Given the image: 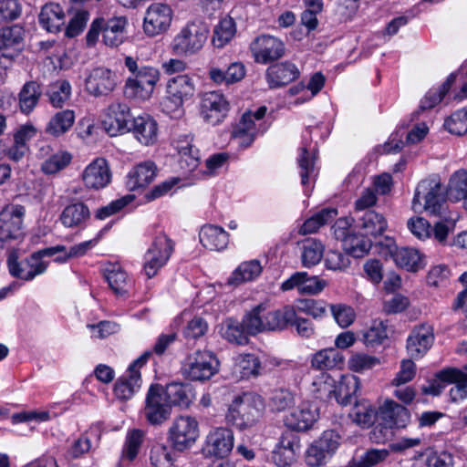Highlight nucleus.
Segmentation results:
<instances>
[{
	"label": "nucleus",
	"mask_w": 467,
	"mask_h": 467,
	"mask_svg": "<svg viewBox=\"0 0 467 467\" xmlns=\"http://www.w3.org/2000/svg\"><path fill=\"white\" fill-rule=\"evenodd\" d=\"M444 188L436 177L420 181L415 189L411 207L415 213L426 212L450 222L451 224L458 219L456 213L448 212Z\"/></svg>",
	"instance_id": "f257e3e1"
},
{
	"label": "nucleus",
	"mask_w": 467,
	"mask_h": 467,
	"mask_svg": "<svg viewBox=\"0 0 467 467\" xmlns=\"http://www.w3.org/2000/svg\"><path fill=\"white\" fill-rule=\"evenodd\" d=\"M296 317L294 306L286 305L281 309L267 310L259 305L247 313L242 322L250 335H256L265 330H283Z\"/></svg>",
	"instance_id": "f03ea898"
},
{
	"label": "nucleus",
	"mask_w": 467,
	"mask_h": 467,
	"mask_svg": "<svg viewBox=\"0 0 467 467\" xmlns=\"http://www.w3.org/2000/svg\"><path fill=\"white\" fill-rule=\"evenodd\" d=\"M264 400L254 392H243L234 397L228 407L225 420L239 430L254 426L262 417Z\"/></svg>",
	"instance_id": "7ed1b4c3"
},
{
	"label": "nucleus",
	"mask_w": 467,
	"mask_h": 467,
	"mask_svg": "<svg viewBox=\"0 0 467 467\" xmlns=\"http://www.w3.org/2000/svg\"><path fill=\"white\" fill-rule=\"evenodd\" d=\"M219 360L209 350H196L189 354L182 365L184 378L194 381L210 379L219 371Z\"/></svg>",
	"instance_id": "20e7f679"
},
{
	"label": "nucleus",
	"mask_w": 467,
	"mask_h": 467,
	"mask_svg": "<svg viewBox=\"0 0 467 467\" xmlns=\"http://www.w3.org/2000/svg\"><path fill=\"white\" fill-rule=\"evenodd\" d=\"M63 247H48L37 251L22 262H17L14 254L7 259V265L10 274L17 278L30 281L36 275H42L47 268V263L43 260L44 256H54Z\"/></svg>",
	"instance_id": "39448f33"
},
{
	"label": "nucleus",
	"mask_w": 467,
	"mask_h": 467,
	"mask_svg": "<svg viewBox=\"0 0 467 467\" xmlns=\"http://www.w3.org/2000/svg\"><path fill=\"white\" fill-rule=\"evenodd\" d=\"M208 37L205 26L189 22L182 26L171 41V49L178 56H192L199 52Z\"/></svg>",
	"instance_id": "423d86ee"
},
{
	"label": "nucleus",
	"mask_w": 467,
	"mask_h": 467,
	"mask_svg": "<svg viewBox=\"0 0 467 467\" xmlns=\"http://www.w3.org/2000/svg\"><path fill=\"white\" fill-rule=\"evenodd\" d=\"M174 244L165 234H158L144 254L143 271L148 278L155 276L169 261Z\"/></svg>",
	"instance_id": "0eeeda50"
},
{
	"label": "nucleus",
	"mask_w": 467,
	"mask_h": 467,
	"mask_svg": "<svg viewBox=\"0 0 467 467\" xmlns=\"http://www.w3.org/2000/svg\"><path fill=\"white\" fill-rule=\"evenodd\" d=\"M142 414L151 425H161L171 414V407L165 398L164 388L160 384L151 385L146 394Z\"/></svg>",
	"instance_id": "6e6552de"
},
{
	"label": "nucleus",
	"mask_w": 467,
	"mask_h": 467,
	"mask_svg": "<svg viewBox=\"0 0 467 467\" xmlns=\"http://www.w3.org/2000/svg\"><path fill=\"white\" fill-rule=\"evenodd\" d=\"M199 423L192 416L176 417L169 429V440L173 449L183 451L190 449L199 438Z\"/></svg>",
	"instance_id": "1a4fd4ad"
},
{
	"label": "nucleus",
	"mask_w": 467,
	"mask_h": 467,
	"mask_svg": "<svg viewBox=\"0 0 467 467\" xmlns=\"http://www.w3.org/2000/svg\"><path fill=\"white\" fill-rule=\"evenodd\" d=\"M195 86L188 75H178L169 79L166 86V98L162 102L167 113L180 109L183 104L194 96Z\"/></svg>",
	"instance_id": "9d476101"
},
{
	"label": "nucleus",
	"mask_w": 467,
	"mask_h": 467,
	"mask_svg": "<svg viewBox=\"0 0 467 467\" xmlns=\"http://www.w3.org/2000/svg\"><path fill=\"white\" fill-rule=\"evenodd\" d=\"M266 113V107L262 106L254 112H245L240 121L234 128L233 139L243 148L249 147L259 132L265 130L263 119Z\"/></svg>",
	"instance_id": "9b49d317"
},
{
	"label": "nucleus",
	"mask_w": 467,
	"mask_h": 467,
	"mask_svg": "<svg viewBox=\"0 0 467 467\" xmlns=\"http://www.w3.org/2000/svg\"><path fill=\"white\" fill-rule=\"evenodd\" d=\"M132 117L130 106L114 100L104 109L102 126L109 136L130 132Z\"/></svg>",
	"instance_id": "f8f14e48"
},
{
	"label": "nucleus",
	"mask_w": 467,
	"mask_h": 467,
	"mask_svg": "<svg viewBox=\"0 0 467 467\" xmlns=\"http://www.w3.org/2000/svg\"><path fill=\"white\" fill-rule=\"evenodd\" d=\"M249 48L254 61L264 65L278 60L285 51L284 42L271 35H261L255 37Z\"/></svg>",
	"instance_id": "ddd939ff"
},
{
	"label": "nucleus",
	"mask_w": 467,
	"mask_h": 467,
	"mask_svg": "<svg viewBox=\"0 0 467 467\" xmlns=\"http://www.w3.org/2000/svg\"><path fill=\"white\" fill-rule=\"evenodd\" d=\"M173 11L168 4L153 3L148 6L143 19V31L149 36L166 32L172 21Z\"/></svg>",
	"instance_id": "4468645a"
},
{
	"label": "nucleus",
	"mask_w": 467,
	"mask_h": 467,
	"mask_svg": "<svg viewBox=\"0 0 467 467\" xmlns=\"http://www.w3.org/2000/svg\"><path fill=\"white\" fill-rule=\"evenodd\" d=\"M117 85V74L104 67L93 68L85 79L86 91L95 98L108 97L115 90Z\"/></svg>",
	"instance_id": "2eb2a0df"
},
{
	"label": "nucleus",
	"mask_w": 467,
	"mask_h": 467,
	"mask_svg": "<svg viewBox=\"0 0 467 467\" xmlns=\"http://www.w3.org/2000/svg\"><path fill=\"white\" fill-rule=\"evenodd\" d=\"M234 443V436L232 430L226 427H216L208 432L202 451L210 457L224 458L232 451Z\"/></svg>",
	"instance_id": "dca6fc26"
},
{
	"label": "nucleus",
	"mask_w": 467,
	"mask_h": 467,
	"mask_svg": "<svg viewBox=\"0 0 467 467\" xmlns=\"http://www.w3.org/2000/svg\"><path fill=\"white\" fill-rule=\"evenodd\" d=\"M319 419V408L313 402L303 401L285 415V425L296 431L310 430Z\"/></svg>",
	"instance_id": "f3484780"
},
{
	"label": "nucleus",
	"mask_w": 467,
	"mask_h": 467,
	"mask_svg": "<svg viewBox=\"0 0 467 467\" xmlns=\"http://www.w3.org/2000/svg\"><path fill=\"white\" fill-rule=\"evenodd\" d=\"M229 102L223 93L210 91L202 95L201 115L205 122L213 126L220 124L227 116Z\"/></svg>",
	"instance_id": "a211bd4d"
},
{
	"label": "nucleus",
	"mask_w": 467,
	"mask_h": 467,
	"mask_svg": "<svg viewBox=\"0 0 467 467\" xmlns=\"http://www.w3.org/2000/svg\"><path fill=\"white\" fill-rule=\"evenodd\" d=\"M434 339L432 326L425 323L413 327L406 341V349L410 358H423L432 347Z\"/></svg>",
	"instance_id": "6ab92c4d"
},
{
	"label": "nucleus",
	"mask_w": 467,
	"mask_h": 467,
	"mask_svg": "<svg viewBox=\"0 0 467 467\" xmlns=\"http://www.w3.org/2000/svg\"><path fill=\"white\" fill-rule=\"evenodd\" d=\"M24 206L13 204L5 206L0 213V239L7 241L16 239L21 235Z\"/></svg>",
	"instance_id": "aec40b11"
},
{
	"label": "nucleus",
	"mask_w": 467,
	"mask_h": 467,
	"mask_svg": "<svg viewBox=\"0 0 467 467\" xmlns=\"http://www.w3.org/2000/svg\"><path fill=\"white\" fill-rule=\"evenodd\" d=\"M111 171L106 159H94L82 171L81 179L88 189L100 190L111 182Z\"/></svg>",
	"instance_id": "412c9836"
},
{
	"label": "nucleus",
	"mask_w": 467,
	"mask_h": 467,
	"mask_svg": "<svg viewBox=\"0 0 467 467\" xmlns=\"http://www.w3.org/2000/svg\"><path fill=\"white\" fill-rule=\"evenodd\" d=\"M300 448L299 437L291 432H285L273 451L272 460L278 467L290 466L296 461Z\"/></svg>",
	"instance_id": "4be33fe9"
},
{
	"label": "nucleus",
	"mask_w": 467,
	"mask_h": 467,
	"mask_svg": "<svg viewBox=\"0 0 467 467\" xmlns=\"http://www.w3.org/2000/svg\"><path fill=\"white\" fill-rule=\"evenodd\" d=\"M310 133L311 130L306 129L303 135V146L300 148V152L297 158L300 169L301 184L305 188L314 183L317 176V170L316 168V149L311 146V143L306 141ZM306 191L307 189L305 190V192Z\"/></svg>",
	"instance_id": "5701e85b"
},
{
	"label": "nucleus",
	"mask_w": 467,
	"mask_h": 467,
	"mask_svg": "<svg viewBox=\"0 0 467 467\" xmlns=\"http://www.w3.org/2000/svg\"><path fill=\"white\" fill-rule=\"evenodd\" d=\"M379 419L393 429L405 428L410 421V411L392 400H386L379 408Z\"/></svg>",
	"instance_id": "b1692460"
},
{
	"label": "nucleus",
	"mask_w": 467,
	"mask_h": 467,
	"mask_svg": "<svg viewBox=\"0 0 467 467\" xmlns=\"http://www.w3.org/2000/svg\"><path fill=\"white\" fill-rule=\"evenodd\" d=\"M25 31L18 25L0 29V50L6 57L16 56L23 47Z\"/></svg>",
	"instance_id": "393cba45"
},
{
	"label": "nucleus",
	"mask_w": 467,
	"mask_h": 467,
	"mask_svg": "<svg viewBox=\"0 0 467 467\" xmlns=\"http://www.w3.org/2000/svg\"><path fill=\"white\" fill-rule=\"evenodd\" d=\"M157 168L151 161H146L134 166L127 174L126 187L130 191H136L150 184L155 175Z\"/></svg>",
	"instance_id": "a878e982"
},
{
	"label": "nucleus",
	"mask_w": 467,
	"mask_h": 467,
	"mask_svg": "<svg viewBox=\"0 0 467 467\" xmlns=\"http://www.w3.org/2000/svg\"><path fill=\"white\" fill-rule=\"evenodd\" d=\"M128 18L125 16L103 18V42L110 47H117L124 42Z\"/></svg>",
	"instance_id": "bb28decb"
},
{
	"label": "nucleus",
	"mask_w": 467,
	"mask_h": 467,
	"mask_svg": "<svg viewBox=\"0 0 467 467\" xmlns=\"http://www.w3.org/2000/svg\"><path fill=\"white\" fill-rule=\"evenodd\" d=\"M440 376L447 384L453 386L449 390L452 402H461L467 398V374L463 371L450 368L440 371Z\"/></svg>",
	"instance_id": "cd10ccee"
},
{
	"label": "nucleus",
	"mask_w": 467,
	"mask_h": 467,
	"mask_svg": "<svg viewBox=\"0 0 467 467\" xmlns=\"http://www.w3.org/2000/svg\"><path fill=\"white\" fill-rule=\"evenodd\" d=\"M130 131L141 144L150 145L157 140L158 125L150 115H140L133 118Z\"/></svg>",
	"instance_id": "c85d7f7f"
},
{
	"label": "nucleus",
	"mask_w": 467,
	"mask_h": 467,
	"mask_svg": "<svg viewBox=\"0 0 467 467\" xmlns=\"http://www.w3.org/2000/svg\"><path fill=\"white\" fill-rule=\"evenodd\" d=\"M299 76L296 65L290 62L270 66L266 70V80L270 88H279L295 80Z\"/></svg>",
	"instance_id": "c756f323"
},
{
	"label": "nucleus",
	"mask_w": 467,
	"mask_h": 467,
	"mask_svg": "<svg viewBox=\"0 0 467 467\" xmlns=\"http://www.w3.org/2000/svg\"><path fill=\"white\" fill-rule=\"evenodd\" d=\"M201 244L212 251H222L229 242L228 233L221 226L205 224L199 233Z\"/></svg>",
	"instance_id": "7c9ffc66"
},
{
	"label": "nucleus",
	"mask_w": 467,
	"mask_h": 467,
	"mask_svg": "<svg viewBox=\"0 0 467 467\" xmlns=\"http://www.w3.org/2000/svg\"><path fill=\"white\" fill-rule=\"evenodd\" d=\"M89 218V209L81 202L67 205L59 215V221L67 228H83Z\"/></svg>",
	"instance_id": "2f4dec72"
},
{
	"label": "nucleus",
	"mask_w": 467,
	"mask_h": 467,
	"mask_svg": "<svg viewBox=\"0 0 467 467\" xmlns=\"http://www.w3.org/2000/svg\"><path fill=\"white\" fill-rule=\"evenodd\" d=\"M38 21L47 32L57 33L65 26V13L58 4H47L40 11Z\"/></svg>",
	"instance_id": "473e14b6"
},
{
	"label": "nucleus",
	"mask_w": 467,
	"mask_h": 467,
	"mask_svg": "<svg viewBox=\"0 0 467 467\" xmlns=\"http://www.w3.org/2000/svg\"><path fill=\"white\" fill-rule=\"evenodd\" d=\"M171 407L188 408L194 399V389L189 383L171 382L164 388Z\"/></svg>",
	"instance_id": "72a5a7b5"
},
{
	"label": "nucleus",
	"mask_w": 467,
	"mask_h": 467,
	"mask_svg": "<svg viewBox=\"0 0 467 467\" xmlns=\"http://www.w3.org/2000/svg\"><path fill=\"white\" fill-rule=\"evenodd\" d=\"M104 277L117 296L126 295L132 284L128 274L117 264H109L104 268Z\"/></svg>",
	"instance_id": "f704fd0d"
},
{
	"label": "nucleus",
	"mask_w": 467,
	"mask_h": 467,
	"mask_svg": "<svg viewBox=\"0 0 467 467\" xmlns=\"http://www.w3.org/2000/svg\"><path fill=\"white\" fill-rule=\"evenodd\" d=\"M124 65L131 73L130 78L137 79L140 83L154 88L160 79V71L156 67L144 65L140 66L138 59L130 56L125 57Z\"/></svg>",
	"instance_id": "c9c22d12"
},
{
	"label": "nucleus",
	"mask_w": 467,
	"mask_h": 467,
	"mask_svg": "<svg viewBox=\"0 0 467 467\" xmlns=\"http://www.w3.org/2000/svg\"><path fill=\"white\" fill-rule=\"evenodd\" d=\"M140 372L128 368L127 373L115 383L114 394L119 400H129L140 389Z\"/></svg>",
	"instance_id": "e433bc0d"
},
{
	"label": "nucleus",
	"mask_w": 467,
	"mask_h": 467,
	"mask_svg": "<svg viewBox=\"0 0 467 467\" xmlns=\"http://www.w3.org/2000/svg\"><path fill=\"white\" fill-rule=\"evenodd\" d=\"M359 388L360 381L358 377L354 375L342 376L337 383L335 382L334 399L337 403L347 406L351 403Z\"/></svg>",
	"instance_id": "4c0bfd02"
},
{
	"label": "nucleus",
	"mask_w": 467,
	"mask_h": 467,
	"mask_svg": "<svg viewBox=\"0 0 467 467\" xmlns=\"http://www.w3.org/2000/svg\"><path fill=\"white\" fill-rule=\"evenodd\" d=\"M263 267L259 260L244 261L232 273L227 284L237 286L243 283L256 279L262 273Z\"/></svg>",
	"instance_id": "58836bf2"
},
{
	"label": "nucleus",
	"mask_w": 467,
	"mask_h": 467,
	"mask_svg": "<svg viewBox=\"0 0 467 467\" xmlns=\"http://www.w3.org/2000/svg\"><path fill=\"white\" fill-rule=\"evenodd\" d=\"M41 96L42 88L37 81L26 82L18 94L21 112L26 115L31 113L38 104Z\"/></svg>",
	"instance_id": "ea45409f"
},
{
	"label": "nucleus",
	"mask_w": 467,
	"mask_h": 467,
	"mask_svg": "<svg viewBox=\"0 0 467 467\" xmlns=\"http://www.w3.org/2000/svg\"><path fill=\"white\" fill-rule=\"evenodd\" d=\"M343 361L344 357L338 349L334 348H324L313 355L311 367L323 372V370L341 366Z\"/></svg>",
	"instance_id": "a19ab883"
},
{
	"label": "nucleus",
	"mask_w": 467,
	"mask_h": 467,
	"mask_svg": "<svg viewBox=\"0 0 467 467\" xmlns=\"http://www.w3.org/2000/svg\"><path fill=\"white\" fill-rule=\"evenodd\" d=\"M75 112L65 109L57 112L48 121L46 132L54 137H59L67 132L75 122Z\"/></svg>",
	"instance_id": "79ce46f5"
},
{
	"label": "nucleus",
	"mask_w": 467,
	"mask_h": 467,
	"mask_svg": "<svg viewBox=\"0 0 467 467\" xmlns=\"http://www.w3.org/2000/svg\"><path fill=\"white\" fill-rule=\"evenodd\" d=\"M244 75V66L238 62L229 65L225 71L216 67H212L209 70L210 78L217 84L237 82L243 79Z\"/></svg>",
	"instance_id": "37998d69"
},
{
	"label": "nucleus",
	"mask_w": 467,
	"mask_h": 467,
	"mask_svg": "<svg viewBox=\"0 0 467 467\" xmlns=\"http://www.w3.org/2000/svg\"><path fill=\"white\" fill-rule=\"evenodd\" d=\"M395 264L407 271L416 272L423 267V257L419 250L411 247H401L394 254Z\"/></svg>",
	"instance_id": "c03bdc74"
},
{
	"label": "nucleus",
	"mask_w": 467,
	"mask_h": 467,
	"mask_svg": "<svg viewBox=\"0 0 467 467\" xmlns=\"http://www.w3.org/2000/svg\"><path fill=\"white\" fill-rule=\"evenodd\" d=\"M261 363L254 354H240L234 358V373L240 379L257 376Z\"/></svg>",
	"instance_id": "a18cd8bd"
},
{
	"label": "nucleus",
	"mask_w": 467,
	"mask_h": 467,
	"mask_svg": "<svg viewBox=\"0 0 467 467\" xmlns=\"http://www.w3.org/2000/svg\"><path fill=\"white\" fill-rule=\"evenodd\" d=\"M144 436L145 432L139 429H133L127 432L120 456L122 462H130L136 459Z\"/></svg>",
	"instance_id": "49530a36"
},
{
	"label": "nucleus",
	"mask_w": 467,
	"mask_h": 467,
	"mask_svg": "<svg viewBox=\"0 0 467 467\" xmlns=\"http://www.w3.org/2000/svg\"><path fill=\"white\" fill-rule=\"evenodd\" d=\"M336 380L327 373L320 372L312 381L310 391L316 399L330 400L335 395Z\"/></svg>",
	"instance_id": "de8ad7c7"
},
{
	"label": "nucleus",
	"mask_w": 467,
	"mask_h": 467,
	"mask_svg": "<svg viewBox=\"0 0 467 467\" xmlns=\"http://www.w3.org/2000/svg\"><path fill=\"white\" fill-rule=\"evenodd\" d=\"M359 226L364 234L377 236L386 231L388 223L382 214L368 211L359 218Z\"/></svg>",
	"instance_id": "09e8293b"
},
{
	"label": "nucleus",
	"mask_w": 467,
	"mask_h": 467,
	"mask_svg": "<svg viewBox=\"0 0 467 467\" xmlns=\"http://www.w3.org/2000/svg\"><path fill=\"white\" fill-rule=\"evenodd\" d=\"M337 215L335 208H324L308 218L301 226L299 233L308 234L317 232L321 226L331 223Z\"/></svg>",
	"instance_id": "8fccbe9b"
},
{
	"label": "nucleus",
	"mask_w": 467,
	"mask_h": 467,
	"mask_svg": "<svg viewBox=\"0 0 467 467\" xmlns=\"http://www.w3.org/2000/svg\"><path fill=\"white\" fill-rule=\"evenodd\" d=\"M456 74L451 73L446 79V81L437 88H431L424 98L421 99L420 104V109H431L438 103L441 101L444 96L448 93L452 84L455 82Z\"/></svg>",
	"instance_id": "3c124183"
},
{
	"label": "nucleus",
	"mask_w": 467,
	"mask_h": 467,
	"mask_svg": "<svg viewBox=\"0 0 467 467\" xmlns=\"http://www.w3.org/2000/svg\"><path fill=\"white\" fill-rule=\"evenodd\" d=\"M236 32L235 23L232 17L226 16L214 26L212 42L215 47H223Z\"/></svg>",
	"instance_id": "603ef678"
},
{
	"label": "nucleus",
	"mask_w": 467,
	"mask_h": 467,
	"mask_svg": "<svg viewBox=\"0 0 467 467\" xmlns=\"http://www.w3.org/2000/svg\"><path fill=\"white\" fill-rule=\"evenodd\" d=\"M72 161V154L67 150H59L51 154L41 164V171L47 175H52L66 169Z\"/></svg>",
	"instance_id": "864d4df0"
},
{
	"label": "nucleus",
	"mask_w": 467,
	"mask_h": 467,
	"mask_svg": "<svg viewBox=\"0 0 467 467\" xmlns=\"http://www.w3.org/2000/svg\"><path fill=\"white\" fill-rule=\"evenodd\" d=\"M324 254V245L316 239L306 240L302 246L301 261L305 267L317 265Z\"/></svg>",
	"instance_id": "5fc2aeb1"
},
{
	"label": "nucleus",
	"mask_w": 467,
	"mask_h": 467,
	"mask_svg": "<svg viewBox=\"0 0 467 467\" xmlns=\"http://www.w3.org/2000/svg\"><path fill=\"white\" fill-rule=\"evenodd\" d=\"M363 342L367 347H376L388 337L387 326L382 320H372L367 329L362 332Z\"/></svg>",
	"instance_id": "6e6d98bb"
},
{
	"label": "nucleus",
	"mask_w": 467,
	"mask_h": 467,
	"mask_svg": "<svg viewBox=\"0 0 467 467\" xmlns=\"http://www.w3.org/2000/svg\"><path fill=\"white\" fill-rule=\"evenodd\" d=\"M377 411L368 401L356 403L349 413L352 420L362 428L371 426L375 420Z\"/></svg>",
	"instance_id": "4d7b16f0"
},
{
	"label": "nucleus",
	"mask_w": 467,
	"mask_h": 467,
	"mask_svg": "<svg viewBox=\"0 0 467 467\" xmlns=\"http://www.w3.org/2000/svg\"><path fill=\"white\" fill-rule=\"evenodd\" d=\"M467 194V171H458L451 177L447 190L448 198L454 202L462 201Z\"/></svg>",
	"instance_id": "13d9d810"
},
{
	"label": "nucleus",
	"mask_w": 467,
	"mask_h": 467,
	"mask_svg": "<svg viewBox=\"0 0 467 467\" xmlns=\"http://www.w3.org/2000/svg\"><path fill=\"white\" fill-rule=\"evenodd\" d=\"M248 332L243 326V322H238L234 319H228L224 323L223 328V336L231 343L237 345H244L248 342Z\"/></svg>",
	"instance_id": "bf43d9fd"
},
{
	"label": "nucleus",
	"mask_w": 467,
	"mask_h": 467,
	"mask_svg": "<svg viewBox=\"0 0 467 467\" xmlns=\"http://www.w3.org/2000/svg\"><path fill=\"white\" fill-rule=\"evenodd\" d=\"M153 89V87L140 83L137 79L129 77L125 82L124 95L128 99L145 101L151 97Z\"/></svg>",
	"instance_id": "052dcab7"
},
{
	"label": "nucleus",
	"mask_w": 467,
	"mask_h": 467,
	"mask_svg": "<svg viewBox=\"0 0 467 467\" xmlns=\"http://www.w3.org/2000/svg\"><path fill=\"white\" fill-rule=\"evenodd\" d=\"M49 100L53 107L62 108L71 95V85L66 79H58L50 86Z\"/></svg>",
	"instance_id": "680f3d73"
},
{
	"label": "nucleus",
	"mask_w": 467,
	"mask_h": 467,
	"mask_svg": "<svg viewBox=\"0 0 467 467\" xmlns=\"http://www.w3.org/2000/svg\"><path fill=\"white\" fill-rule=\"evenodd\" d=\"M443 126L450 133L457 136L467 133V108L453 112L445 119Z\"/></svg>",
	"instance_id": "e2e57ef3"
},
{
	"label": "nucleus",
	"mask_w": 467,
	"mask_h": 467,
	"mask_svg": "<svg viewBox=\"0 0 467 467\" xmlns=\"http://www.w3.org/2000/svg\"><path fill=\"white\" fill-rule=\"evenodd\" d=\"M379 364V359L365 353H354L348 358V366L351 371L362 373Z\"/></svg>",
	"instance_id": "0e129e2a"
},
{
	"label": "nucleus",
	"mask_w": 467,
	"mask_h": 467,
	"mask_svg": "<svg viewBox=\"0 0 467 467\" xmlns=\"http://www.w3.org/2000/svg\"><path fill=\"white\" fill-rule=\"evenodd\" d=\"M344 249L354 257H363L371 248V242L363 236L351 234L343 244Z\"/></svg>",
	"instance_id": "69168bd1"
},
{
	"label": "nucleus",
	"mask_w": 467,
	"mask_h": 467,
	"mask_svg": "<svg viewBox=\"0 0 467 467\" xmlns=\"http://www.w3.org/2000/svg\"><path fill=\"white\" fill-rule=\"evenodd\" d=\"M331 457L332 455L316 441L309 445L306 451V462L311 467L322 466Z\"/></svg>",
	"instance_id": "338daca9"
},
{
	"label": "nucleus",
	"mask_w": 467,
	"mask_h": 467,
	"mask_svg": "<svg viewBox=\"0 0 467 467\" xmlns=\"http://www.w3.org/2000/svg\"><path fill=\"white\" fill-rule=\"evenodd\" d=\"M299 312L305 313L314 318H322L327 314V304L315 299H301L295 306Z\"/></svg>",
	"instance_id": "774afa93"
}]
</instances>
